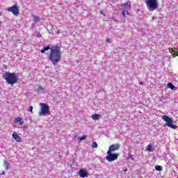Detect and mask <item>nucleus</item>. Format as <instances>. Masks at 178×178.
Segmentation results:
<instances>
[{
  "instance_id": "39448f33",
  "label": "nucleus",
  "mask_w": 178,
  "mask_h": 178,
  "mask_svg": "<svg viewBox=\"0 0 178 178\" xmlns=\"http://www.w3.org/2000/svg\"><path fill=\"white\" fill-rule=\"evenodd\" d=\"M161 118L163 119V120H164V122H165V126L170 127V129H177V127L173 124V120H172V118H170L169 116L163 115Z\"/></svg>"
},
{
  "instance_id": "c85d7f7f",
  "label": "nucleus",
  "mask_w": 178,
  "mask_h": 178,
  "mask_svg": "<svg viewBox=\"0 0 178 178\" xmlns=\"http://www.w3.org/2000/svg\"><path fill=\"white\" fill-rule=\"evenodd\" d=\"M1 175H5V171L3 172V173Z\"/></svg>"
},
{
  "instance_id": "6ab92c4d",
  "label": "nucleus",
  "mask_w": 178,
  "mask_h": 178,
  "mask_svg": "<svg viewBox=\"0 0 178 178\" xmlns=\"http://www.w3.org/2000/svg\"><path fill=\"white\" fill-rule=\"evenodd\" d=\"M155 169L158 172H161V171H162V166H161V165H156L155 166Z\"/></svg>"
},
{
  "instance_id": "aec40b11",
  "label": "nucleus",
  "mask_w": 178,
  "mask_h": 178,
  "mask_svg": "<svg viewBox=\"0 0 178 178\" xmlns=\"http://www.w3.org/2000/svg\"><path fill=\"white\" fill-rule=\"evenodd\" d=\"M4 166L7 170L9 169V163H8L6 160H4Z\"/></svg>"
},
{
  "instance_id": "dca6fc26",
  "label": "nucleus",
  "mask_w": 178,
  "mask_h": 178,
  "mask_svg": "<svg viewBox=\"0 0 178 178\" xmlns=\"http://www.w3.org/2000/svg\"><path fill=\"white\" fill-rule=\"evenodd\" d=\"M15 122H17V123H19V124H23L24 123V122L23 121V120L20 118H15Z\"/></svg>"
},
{
  "instance_id": "20e7f679",
  "label": "nucleus",
  "mask_w": 178,
  "mask_h": 178,
  "mask_svg": "<svg viewBox=\"0 0 178 178\" xmlns=\"http://www.w3.org/2000/svg\"><path fill=\"white\" fill-rule=\"evenodd\" d=\"M41 109L39 112L40 116H47V115H51V111H49V106L47 104H40Z\"/></svg>"
},
{
  "instance_id": "2eb2a0df",
  "label": "nucleus",
  "mask_w": 178,
  "mask_h": 178,
  "mask_svg": "<svg viewBox=\"0 0 178 178\" xmlns=\"http://www.w3.org/2000/svg\"><path fill=\"white\" fill-rule=\"evenodd\" d=\"M38 92H40V94H44V92H45V88L39 87L38 88Z\"/></svg>"
},
{
  "instance_id": "0eeeda50",
  "label": "nucleus",
  "mask_w": 178,
  "mask_h": 178,
  "mask_svg": "<svg viewBox=\"0 0 178 178\" xmlns=\"http://www.w3.org/2000/svg\"><path fill=\"white\" fill-rule=\"evenodd\" d=\"M8 12H12L13 15H14V16H19V7H17V5H14L11 7H9L8 8Z\"/></svg>"
},
{
  "instance_id": "1a4fd4ad",
  "label": "nucleus",
  "mask_w": 178,
  "mask_h": 178,
  "mask_svg": "<svg viewBox=\"0 0 178 178\" xmlns=\"http://www.w3.org/2000/svg\"><path fill=\"white\" fill-rule=\"evenodd\" d=\"M79 175L80 177H88V171L84 170V169H81L79 172Z\"/></svg>"
},
{
  "instance_id": "412c9836",
  "label": "nucleus",
  "mask_w": 178,
  "mask_h": 178,
  "mask_svg": "<svg viewBox=\"0 0 178 178\" xmlns=\"http://www.w3.org/2000/svg\"><path fill=\"white\" fill-rule=\"evenodd\" d=\"M92 148H98V144L97 143V142H93L92 143Z\"/></svg>"
},
{
  "instance_id": "423d86ee",
  "label": "nucleus",
  "mask_w": 178,
  "mask_h": 178,
  "mask_svg": "<svg viewBox=\"0 0 178 178\" xmlns=\"http://www.w3.org/2000/svg\"><path fill=\"white\" fill-rule=\"evenodd\" d=\"M119 157V154H112L107 152V156H106V161L108 162H113V161H116Z\"/></svg>"
},
{
  "instance_id": "f03ea898",
  "label": "nucleus",
  "mask_w": 178,
  "mask_h": 178,
  "mask_svg": "<svg viewBox=\"0 0 178 178\" xmlns=\"http://www.w3.org/2000/svg\"><path fill=\"white\" fill-rule=\"evenodd\" d=\"M3 77L6 80V83H8V84H10V86H13V84H16V83H17V74L15 73L6 72L3 75Z\"/></svg>"
},
{
  "instance_id": "4468645a",
  "label": "nucleus",
  "mask_w": 178,
  "mask_h": 178,
  "mask_svg": "<svg viewBox=\"0 0 178 178\" xmlns=\"http://www.w3.org/2000/svg\"><path fill=\"white\" fill-rule=\"evenodd\" d=\"M99 116H101V115L99 114H94L92 115V119L93 120H98V119H99Z\"/></svg>"
},
{
  "instance_id": "4be33fe9",
  "label": "nucleus",
  "mask_w": 178,
  "mask_h": 178,
  "mask_svg": "<svg viewBox=\"0 0 178 178\" xmlns=\"http://www.w3.org/2000/svg\"><path fill=\"white\" fill-rule=\"evenodd\" d=\"M79 140H80V141H83V140H86V136H79L78 137Z\"/></svg>"
},
{
  "instance_id": "f8f14e48",
  "label": "nucleus",
  "mask_w": 178,
  "mask_h": 178,
  "mask_svg": "<svg viewBox=\"0 0 178 178\" xmlns=\"http://www.w3.org/2000/svg\"><path fill=\"white\" fill-rule=\"evenodd\" d=\"M121 6H124V10H130V9H131V5L129 3V2L122 3Z\"/></svg>"
},
{
  "instance_id": "7ed1b4c3",
  "label": "nucleus",
  "mask_w": 178,
  "mask_h": 178,
  "mask_svg": "<svg viewBox=\"0 0 178 178\" xmlns=\"http://www.w3.org/2000/svg\"><path fill=\"white\" fill-rule=\"evenodd\" d=\"M145 3L147 9L152 12L155 9H158L159 4L158 3V0H145Z\"/></svg>"
},
{
  "instance_id": "f257e3e1",
  "label": "nucleus",
  "mask_w": 178,
  "mask_h": 178,
  "mask_svg": "<svg viewBox=\"0 0 178 178\" xmlns=\"http://www.w3.org/2000/svg\"><path fill=\"white\" fill-rule=\"evenodd\" d=\"M51 50L49 60L51 63L56 66V64L60 62V59L62 58V53L60 52V47L58 45H52L51 47L49 46H47L40 50L41 54H44L45 51Z\"/></svg>"
},
{
  "instance_id": "b1692460",
  "label": "nucleus",
  "mask_w": 178,
  "mask_h": 178,
  "mask_svg": "<svg viewBox=\"0 0 178 178\" xmlns=\"http://www.w3.org/2000/svg\"><path fill=\"white\" fill-rule=\"evenodd\" d=\"M29 112H31L33 113V106H29Z\"/></svg>"
},
{
  "instance_id": "bb28decb",
  "label": "nucleus",
  "mask_w": 178,
  "mask_h": 178,
  "mask_svg": "<svg viewBox=\"0 0 178 178\" xmlns=\"http://www.w3.org/2000/svg\"><path fill=\"white\" fill-rule=\"evenodd\" d=\"M139 84H140V86H143V84H144V83L140 82Z\"/></svg>"
},
{
  "instance_id": "393cba45",
  "label": "nucleus",
  "mask_w": 178,
  "mask_h": 178,
  "mask_svg": "<svg viewBox=\"0 0 178 178\" xmlns=\"http://www.w3.org/2000/svg\"><path fill=\"white\" fill-rule=\"evenodd\" d=\"M128 156H129V158H130L131 159H132V161L134 159H133V155H131V154H128Z\"/></svg>"
},
{
  "instance_id": "9b49d317",
  "label": "nucleus",
  "mask_w": 178,
  "mask_h": 178,
  "mask_svg": "<svg viewBox=\"0 0 178 178\" xmlns=\"http://www.w3.org/2000/svg\"><path fill=\"white\" fill-rule=\"evenodd\" d=\"M155 147H153L152 144L150 143L146 147V151L148 152H154Z\"/></svg>"
},
{
  "instance_id": "ddd939ff",
  "label": "nucleus",
  "mask_w": 178,
  "mask_h": 178,
  "mask_svg": "<svg viewBox=\"0 0 178 178\" xmlns=\"http://www.w3.org/2000/svg\"><path fill=\"white\" fill-rule=\"evenodd\" d=\"M167 87L168 88H170V90H172V91H176L177 90V88L176 86H175V85H173V83H168L167 84Z\"/></svg>"
},
{
  "instance_id": "5701e85b",
  "label": "nucleus",
  "mask_w": 178,
  "mask_h": 178,
  "mask_svg": "<svg viewBox=\"0 0 178 178\" xmlns=\"http://www.w3.org/2000/svg\"><path fill=\"white\" fill-rule=\"evenodd\" d=\"M36 37H38V38H41V33H40V32H36Z\"/></svg>"
},
{
  "instance_id": "a211bd4d",
  "label": "nucleus",
  "mask_w": 178,
  "mask_h": 178,
  "mask_svg": "<svg viewBox=\"0 0 178 178\" xmlns=\"http://www.w3.org/2000/svg\"><path fill=\"white\" fill-rule=\"evenodd\" d=\"M33 22L35 23H38V22H40V17L33 15Z\"/></svg>"
},
{
  "instance_id": "6e6552de",
  "label": "nucleus",
  "mask_w": 178,
  "mask_h": 178,
  "mask_svg": "<svg viewBox=\"0 0 178 178\" xmlns=\"http://www.w3.org/2000/svg\"><path fill=\"white\" fill-rule=\"evenodd\" d=\"M120 148V145L119 143L111 145L109 147L108 150V154H112V152H115V151H118Z\"/></svg>"
},
{
  "instance_id": "cd10ccee",
  "label": "nucleus",
  "mask_w": 178,
  "mask_h": 178,
  "mask_svg": "<svg viewBox=\"0 0 178 178\" xmlns=\"http://www.w3.org/2000/svg\"><path fill=\"white\" fill-rule=\"evenodd\" d=\"M175 55H176L177 56H178V51H176V52H175Z\"/></svg>"
},
{
  "instance_id": "7c9ffc66",
  "label": "nucleus",
  "mask_w": 178,
  "mask_h": 178,
  "mask_svg": "<svg viewBox=\"0 0 178 178\" xmlns=\"http://www.w3.org/2000/svg\"><path fill=\"white\" fill-rule=\"evenodd\" d=\"M164 161H166V158H165V159H164Z\"/></svg>"
},
{
  "instance_id": "f3484780",
  "label": "nucleus",
  "mask_w": 178,
  "mask_h": 178,
  "mask_svg": "<svg viewBox=\"0 0 178 178\" xmlns=\"http://www.w3.org/2000/svg\"><path fill=\"white\" fill-rule=\"evenodd\" d=\"M122 16H124H124H126V15H130V13H129V10H122Z\"/></svg>"
},
{
  "instance_id": "9d476101",
  "label": "nucleus",
  "mask_w": 178,
  "mask_h": 178,
  "mask_svg": "<svg viewBox=\"0 0 178 178\" xmlns=\"http://www.w3.org/2000/svg\"><path fill=\"white\" fill-rule=\"evenodd\" d=\"M13 138H14V140H16L17 143H20V141H22V138L19 136V135H17V133L16 132H14L13 134Z\"/></svg>"
},
{
  "instance_id": "c756f323",
  "label": "nucleus",
  "mask_w": 178,
  "mask_h": 178,
  "mask_svg": "<svg viewBox=\"0 0 178 178\" xmlns=\"http://www.w3.org/2000/svg\"><path fill=\"white\" fill-rule=\"evenodd\" d=\"M175 156V154H172V155H171V156Z\"/></svg>"
},
{
  "instance_id": "a878e982",
  "label": "nucleus",
  "mask_w": 178,
  "mask_h": 178,
  "mask_svg": "<svg viewBox=\"0 0 178 178\" xmlns=\"http://www.w3.org/2000/svg\"><path fill=\"white\" fill-rule=\"evenodd\" d=\"M106 42H108L109 44H111V40H109V39H107Z\"/></svg>"
}]
</instances>
